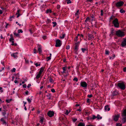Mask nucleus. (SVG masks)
I'll return each mask as SVG.
<instances>
[{
    "label": "nucleus",
    "mask_w": 126,
    "mask_h": 126,
    "mask_svg": "<svg viewBox=\"0 0 126 126\" xmlns=\"http://www.w3.org/2000/svg\"><path fill=\"white\" fill-rule=\"evenodd\" d=\"M112 23L115 27L118 28L119 27V23L118 22V20L117 18H115L113 21Z\"/></svg>",
    "instance_id": "nucleus-1"
},
{
    "label": "nucleus",
    "mask_w": 126,
    "mask_h": 126,
    "mask_svg": "<svg viewBox=\"0 0 126 126\" xmlns=\"http://www.w3.org/2000/svg\"><path fill=\"white\" fill-rule=\"evenodd\" d=\"M116 35L119 37H122L125 35L124 32L120 30H119L116 32Z\"/></svg>",
    "instance_id": "nucleus-2"
},
{
    "label": "nucleus",
    "mask_w": 126,
    "mask_h": 126,
    "mask_svg": "<svg viewBox=\"0 0 126 126\" xmlns=\"http://www.w3.org/2000/svg\"><path fill=\"white\" fill-rule=\"evenodd\" d=\"M117 85L122 90H124L125 88V86L123 82L119 83Z\"/></svg>",
    "instance_id": "nucleus-3"
},
{
    "label": "nucleus",
    "mask_w": 126,
    "mask_h": 126,
    "mask_svg": "<svg viewBox=\"0 0 126 126\" xmlns=\"http://www.w3.org/2000/svg\"><path fill=\"white\" fill-rule=\"evenodd\" d=\"M120 114L119 113L115 114L112 116V118L115 121H117L118 120L120 117Z\"/></svg>",
    "instance_id": "nucleus-4"
},
{
    "label": "nucleus",
    "mask_w": 126,
    "mask_h": 126,
    "mask_svg": "<svg viewBox=\"0 0 126 126\" xmlns=\"http://www.w3.org/2000/svg\"><path fill=\"white\" fill-rule=\"evenodd\" d=\"M61 45V41L59 39L57 40L56 41V47H60Z\"/></svg>",
    "instance_id": "nucleus-5"
},
{
    "label": "nucleus",
    "mask_w": 126,
    "mask_h": 126,
    "mask_svg": "<svg viewBox=\"0 0 126 126\" xmlns=\"http://www.w3.org/2000/svg\"><path fill=\"white\" fill-rule=\"evenodd\" d=\"M80 86L82 87L86 88L87 86V83L84 81H81L80 83Z\"/></svg>",
    "instance_id": "nucleus-6"
},
{
    "label": "nucleus",
    "mask_w": 126,
    "mask_h": 126,
    "mask_svg": "<svg viewBox=\"0 0 126 126\" xmlns=\"http://www.w3.org/2000/svg\"><path fill=\"white\" fill-rule=\"evenodd\" d=\"M54 112L53 111H49L47 113V115L49 117H51L53 116L54 115Z\"/></svg>",
    "instance_id": "nucleus-7"
},
{
    "label": "nucleus",
    "mask_w": 126,
    "mask_h": 126,
    "mask_svg": "<svg viewBox=\"0 0 126 126\" xmlns=\"http://www.w3.org/2000/svg\"><path fill=\"white\" fill-rule=\"evenodd\" d=\"M124 3L122 1H120L117 2L116 4L117 7H120L122 6L124 4Z\"/></svg>",
    "instance_id": "nucleus-8"
},
{
    "label": "nucleus",
    "mask_w": 126,
    "mask_h": 126,
    "mask_svg": "<svg viewBox=\"0 0 126 126\" xmlns=\"http://www.w3.org/2000/svg\"><path fill=\"white\" fill-rule=\"evenodd\" d=\"M37 46L38 47V50L39 53L40 54H41L42 52V50L41 46L39 44H38Z\"/></svg>",
    "instance_id": "nucleus-9"
},
{
    "label": "nucleus",
    "mask_w": 126,
    "mask_h": 126,
    "mask_svg": "<svg viewBox=\"0 0 126 126\" xmlns=\"http://www.w3.org/2000/svg\"><path fill=\"white\" fill-rule=\"evenodd\" d=\"M121 46L122 47H125L126 46V39H124L121 43Z\"/></svg>",
    "instance_id": "nucleus-10"
},
{
    "label": "nucleus",
    "mask_w": 126,
    "mask_h": 126,
    "mask_svg": "<svg viewBox=\"0 0 126 126\" xmlns=\"http://www.w3.org/2000/svg\"><path fill=\"white\" fill-rule=\"evenodd\" d=\"M18 54V53L17 52H16L15 53H13V54H11V56L14 57V58H17V55Z\"/></svg>",
    "instance_id": "nucleus-11"
},
{
    "label": "nucleus",
    "mask_w": 126,
    "mask_h": 126,
    "mask_svg": "<svg viewBox=\"0 0 126 126\" xmlns=\"http://www.w3.org/2000/svg\"><path fill=\"white\" fill-rule=\"evenodd\" d=\"M104 109L106 111H109L110 110V108L109 107V106L107 105L105 106Z\"/></svg>",
    "instance_id": "nucleus-12"
},
{
    "label": "nucleus",
    "mask_w": 126,
    "mask_h": 126,
    "mask_svg": "<svg viewBox=\"0 0 126 126\" xmlns=\"http://www.w3.org/2000/svg\"><path fill=\"white\" fill-rule=\"evenodd\" d=\"M75 51H77L79 49V46L78 45H77V44H75Z\"/></svg>",
    "instance_id": "nucleus-13"
},
{
    "label": "nucleus",
    "mask_w": 126,
    "mask_h": 126,
    "mask_svg": "<svg viewBox=\"0 0 126 126\" xmlns=\"http://www.w3.org/2000/svg\"><path fill=\"white\" fill-rule=\"evenodd\" d=\"M88 37L89 40H90L92 38H94V37L92 35L89 34H88Z\"/></svg>",
    "instance_id": "nucleus-14"
},
{
    "label": "nucleus",
    "mask_w": 126,
    "mask_h": 126,
    "mask_svg": "<svg viewBox=\"0 0 126 126\" xmlns=\"http://www.w3.org/2000/svg\"><path fill=\"white\" fill-rule=\"evenodd\" d=\"M122 115L123 117H126V110H124L122 113Z\"/></svg>",
    "instance_id": "nucleus-15"
},
{
    "label": "nucleus",
    "mask_w": 126,
    "mask_h": 126,
    "mask_svg": "<svg viewBox=\"0 0 126 126\" xmlns=\"http://www.w3.org/2000/svg\"><path fill=\"white\" fill-rule=\"evenodd\" d=\"M1 121L2 122V124L4 125H6V122L4 120L3 118H1L0 119Z\"/></svg>",
    "instance_id": "nucleus-16"
},
{
    "label": "nucleus",
    "mask_w": 126,
    "mask_h": 126,
    "mask_svg": "<svg viewBox=\"0 0 126 126\" xmlns=\"http://www.w3.org/2000/svg\"><path fill=\"white\" fill-rule=\"evenodd\" d=\"M41 74L39 72L38 73H37L36 78L37 79H39L41 77Z\"/></svg>",
    "instance_id": "nucleus-17"
},
{
    "label": "nucleus",
    "mask_w": 126,
    "mask_h": 126,
    "mask_svg": "<svg viewBox=\"0 0 126 126\" xmlns=\"http://www.w3.org/2000/svg\"><path fill=\"white\" fill-rule=\"evenodd\" d=\"M79 10H78L77 11L76 13L75 14V16H77V18H79V17L78 16L79 14Z\"/></svg>",
    "instance_id": "nucleus-18"
},
{
    "label": "nucleus",
    "mask_w": 126,
    "mask_h": 126,
    "mask_svg": "<svg viewBox=\"0 0 126 126\" xmlns=\"http://www.w3.org/2000/svg\"><path fill=\"white\" fill-rule=\"evenodd\" d=\"M44 117H42L40 118L39 122L40 123H41V124H43V121L44 120Z\"/></svg>",
    "instance_id": "nucleus-19"
},
{
    "label": "nucleus",
    "mask_w": 126,
    "mask_h": 126,
    "mask_svg": "<svg viewBox=\"0 0 126 126\" xmlns=\"http://www.w3.org/2000/svg\"><path fill=\"white\" fill-rule=\"evenodd\" d=\"M44 70V68L43 67H42L40 69L39 71V72L42 74V73L43 72Z\"/></svg>",
    "instance_id": "nucleus-20"
},
{
    "label": "nucleus",
    "mask_w": 126,
    "mask_h": 126,
    "mask_svg": "<svg viewBox=\"0 0 126 126\" xmlns=\"http://www.w3.org/2000/svg\"><path fill=\"white\" fill-rule=\"evenodd\" d=\"M118 94V92L116 91H113L112 94V95L114 96Z\"/></svg>",
    "instance_id": "nucleus-21"
},
{
    "label": "nucleus",
    "mask_w": 126,
    "mask_h": 126,
    "mask_svg": "<svg viewBox=\"0 0 126 126\" xmlns=\"http://www.w3.org/2000/svg\"><path fill=\"white\" fill-rule=\"evenodd\" d=\"M46 96L47 97V98L49 99H50L51 98V95L50 94H48L46 95Z\"/></svg>",
    "instance_id": "nucleus-22"
},
{
    "label": "nucleus",
    "mask_w": 126,
    "mask_h": 126,
    "mask_svg": "<svg viewBox=\"0 0 126 126\" xmlns=\"http://www.w3.org/2000/svg\"><path fill=\"white\" fill-rule=\"evenodd\" d=\"M14 34L17 37H20L19 34L18 33H16L15 31L14 32Z\"/></svg>",
    "instance_id": "nucleus-23"
},
{
    "label": "nucleus",
    "mask_w": 126,
    "mask_h": 126,
    "mask_svg": "<svg viewBox=\"0 0 126 126\" xmlns=\"http://www.w3.org/2000/svg\"><path fill=\"white\" fill-rule=\"evenodd\" d=\"M9 41L10 42H11L12 43L11 44L12 45V46L15 45V46H16V45H17L16 44V43L14 44V40H11V41Z\"/></svg>",
    "instance_id": "nucleus-24"
},
{
    "label": "nucleus",
    "mask_w": 126,
    "mask_h": 126,
    "mask_svg": "<svg viewBox=\"0 0 126 126\" xmlns=\"http://www.w3.org/2000/svg\"><path fill=\"white\" fill-rule=\"evenodd\" d=\"M85 124L84 123H80L79 124L78 126H85Z\"/></svg>",
    "instance_id": "nucleus-25"
},
{
    "label": "nucleus",
    "mask_w": 126,
    "mask_h": 126,
    "mask_svg": "<svg viewBox=\"0 0 126 126\" xmlns=\"http://www.w3.org/2000/svg\"><path fill=\"white\" fill-rule=\"evenodd\" d=\"M10 36L11 37L10 38L9 41H11L12 40H14V39L13 37V35L12 34H11L10 35Z\"/></svg>",
    "instance_id": "nucleus-26"
},
{
    "label": "nucleus",
    "mask_w": 126,
    "mask_h": 126,
    "mask_svg": "<svg viewBox=\"0 0 126 126\" xmlns=\"http://www.w3.org/2000/svg\"><path fill=\"white\" fill-rule=\"evenodd\" d=\"M71 111V110H66V112L65 113V114L67 115Z\"/></svg>",
    "instance_id": "nucleus-27"
},
{
    "label": "nucleus",
    "mask_w": 126,
    "mask_h": 126,
    "mask_svg": "<svg viewBox=\"0 0 126 126\" xmlns=\"http://www.w3.org/2000/svg\"><path fill=\"white\" fill-rule=\"evenodd\" d=\"M49 81L50 82L52 83H53L54 82L53 80V79H52L51 78H50Z\"/></svg>",
    "instance_id": "nucleus-28"
},
{
    "label": "nucleus",
    "mask_w": 126,
    "mask_h": 126,
    "mask_svg": "<svg viewBox=\"0 0 126 126\" xmlns=\"http://www.w3.org/2000/svg\"><path fill=\"white\" fill-rule=\"evenodd\" d=\"M52 23L53 24V27H54L56 26L57 25V23L55 22H52Z\"/></svg>",
    "instance_id": "nucleus-29"
},
{
    "label": "nucleus",
    "mask_w": 126,
    "mask_h": 126,
    "mask_svg": "<svg viewBox=\"0 0 126 126\" xmlns=\"http://www.w3.org/2000/svg\"><path fill=\"white\" fill-rule=\"evenodd\" d=\"M96 117L97 119H101L102 118V117H100L99 115V114L97 115Z\"/></svg>",
    "instance_id": "nucleus-30"
},
{
    "label": "nucleus",
    "mask_w": 126,
    "mask_h": 126,
    "mask_svg": "<svg viewBox=\"0 0 126 126\" xmlns=\"http://www.w3.org/2000/svg\"><path fill=\"white\" fill-rule=\"evenodd\" d=\"M87 48H81V50L83 52H84L86 50H87Z\"/></svg>",
    "instance_id": "nucleus-31"
},
{
    "label": "nucleus",
    "mask_w": 126,
    "mask_h": 126,
    "mask_svg": "<svg viewBox=\"0 0 126 126\" xmlns=\"http://www.w3.org/2000/svg\"><path fill=\"white\" fill-rule=\"evenodd\" d=\"M34 65L36 66V67H37L38 66H40V64L39 63H34Z\"/></svg>",
    "instance_id": "nucleus-32"
},
{
    "label": "nucleus",
    "mask_w": 126,
    "mask_h": 126,
    "mask_svg": "<svg viewBox=\"0 0 126 126\" xmlns=\"http://www.w3.org/2000/svg\"><path fill=\"white\" fill-rule=\"evenodd\" d=\"M52 12L51 10L50 9H47L46 11V13H51Z\"/></svg>",
    "instance_id": "nucleus-33"
},
{
    "label": "nucleus",
    "mask_w": 126,
    "mask_h": 126,
    "mask_svg": "<svg viewBox=\"0 0 126 126\" xmlns=\"http://www.w3.org/2000/svg\"><path fill=\"white\" fill-rule=\"evenodd\" d=\"M32 100V99H30L29 98H27V100L28 101V102L29 103H31V102Z\"/></svg>",
    "instance_id": "nucleus-34"
},
{
    "label": "nucleus",
    "mask_w": 126,
    "mask_h": 126,
    "mask_svg": "<svg viewBox=\"0 0 126 126\" xmlns=\"http://www.w3.org/2000/svg\"><path fill=\"white\" fill-rule=\"evenodd\" d=\"M33 53L35 54H36L37 52V51L36 49L35 48L33 49Z\"/></svg>",
    "instance_id": "nucleus-35"
},
{
    "label": "nucleus",
    "mask_w": 126,
    "mask_h": 126,
    "mask_svg": "<svg viewBox=\"0 0 126 126\" xmlns=\"http://www.w3.org/2000/svg\"><path fill=\"white\" fill-rule=\"evenodd\" d=\"M16 69L15 68H14L13 69H12L11 70V71L12 72H15L16 71Z\"/></svg>",
    "instance_id": "nucleus-36"
},
{
    "label": "nucleus",
    "mask_w": 126,
    "mask_h": 126,
    "mask_svg": "<svg viewBox=\"0 0 126 126\" xmlns=\"http://www.w3.org/2000/svg\"><path fill=\"white\" fill-rule=\"evenodd\" d=\"M74 81H75L76 82H77L78 81V79L77 78L75 77L73 79Z\"/></svg>",
    "instance_id": "nucleus-37"
},
{
    "label": "nucleus",
    "mask_w": 126,
    "mask_h": 126,
    "mask_svg": "<svg viewBox=\"0 0 126 126\" xmlns=\"http://www.w3.org/2000/svg\"><path fill=\"white\" fill-rule=\"evenodd\" d=\"M65 37V34H63L62 36H60V38H61L63 39Z\"/></svg>",
    "instance_id": "nucleus-38"
},
{
    "label": "nucleus",
    "mask_w": 126,
    "mask_h": 126,
    "mask_svg": "<svg viewBox=\"0 0 126 126\" xmlns=\"http://www.w3.org/2000/svg\"><path fill=\"white\" fill-rule=\"evenodd\" d=\"M18 33H22L23 32V31L22 30L20 29V30H18Z\"/></svg>",
    "instance_id": "nucleus-39"
},
{
    "label": "nucleus",
    "mask_w": 126,
    "mask_h": 126,
    "mask_svg": "<svg viewBox=\"0 0 126 126\" xmlns=\"http://www.w3.org/2000/svg\"><path fill=\"white\" fill-rule=\"evenodd\" d=\"M51 59V57L50 56L48 57L47 58V61H49V60Z\"/></svg>",
    "instance_id": "nucleus-40"
},
{
    "label": "nucleus",
    "mask_w": 126,
    "mask_h": 126,
    "mask_svg": "<svg viewBox=\"0 0 126 126\" xmlns=\"http://www.w3.org/2000/svg\"><path fill=\"white\" fill-rule=\"evenodd\" d=\"M122 124L120 123H117L116 124V126H122Z\"/></svg>",
    "instance_id": "nucleus-41"
},
{
    "label": "nucleus",
    "mask_w": 126,
    "mask_h": 126,
    "mask_svg": "<svg viewBox=\"0 0 126 126\" xmlns=\"http://www.w3.org/2000/svg\"><path fill=\"white\" fill-rule=\"evenodd\" d=\"M92 116V118H91V119H94L96 118V117L94 115H93Z\"/></svg>",
    "instance_id": "nucleus-42"
},
{
    "label": "nucleus",
    "mask_w": 126,
    "mask_h": 126,
    "mask_svg": "<svg viewBox=\"0 0 126 126\" xmlns=\"http://www.w3.org/2000/svg\"><path fill=\"white\" fill-rule=\"evenodd\" d=\"M71 2V1L70 0H67V4L70 3Z\"/></svg>",
    "instance_id": "nucleus-43"
},
{
    "label": "nucleus",
    "mask_w": 126,
    "mask_h": 126,
    "mask_svg": "<svg viewBox=\"0 0 126 126\" xmlns=\"http://www.w3.org/2000/svg\"><path fill=\"white\" fill-rule=\"evenodd\" d=\"M120 12L121 13H124L125 11L123 9H121L120 10Z\"/></svg>",
    "instance_id": "nucleus-44"
},
{
    "label": "nucleus",
    "mask_w": 126,
    "mask_h": 126,
    "mask_svg": "<svg viewBox=\"0 0 126 126\" xmlns=\"http://www.w3.org/2000/svg\"><path fill=\"white\" fill-rule=\"evenodd\" d=\"M115 57V55H112V57H110V59H113Z\"/></svg>",
    "instance_id": "nucleus-45"
},
{
    "label": "nucleus",
    "mask_w": 126,
    "mask_h": 126,
    "mask_svg": "<svg viewBox=\"0 0 126 126\" xmlns=\"http://www.w3.org/2000/svg\"><path fill=\"white\" fill-rule=\"evenodd\" d=\"M91 17L92 18V19H91L92 21H93L94 20V16H91Z\"/></svg>",
    "instance_id": "nucleus-46"
},
{
    "label": "nucleus",
    "mask_w": 126,
    "mask_h": 126,
    "mask_svg": "<svg viewBox=\"0 0 126 126\" xmlns=\"http://www.w3.org/2000/svg\"><path fill=\"white\" fill-rule=\"evenodd\" d=\"M105 54L107 55L109 54V51L107 50H105Z\"/></svg>",
    "instance_id": "nucleus-47"
},
{
    "label": "nucleus",
    "mask_w": 126,
    "mask_h": 126,
    "mask_svg": "<svg viewBox=\"0 0 126 126\" xmlns=\"http://www.w3.org/2000/svg\"><path fill=\"white\" fill-rule=\"evenodd\" d=\"M72 120L74 122L77 120V118H73L72 119Z\"/></svg>",
    "instance_id": "nucleus-48"
},
{
    "label": "nucleus",
    "mask_w": 126,
    "mask_h": 126,
    "mask_svg": "<svg viewBox=\"0 0 126 126\" xmlns=\"http://www.w3.org/2000/svg\"><path fill=\"white\" fill-rule=\"evenodd\" d=\"M25 63L27 64L28 63H29V60H28L25 59Z\"/></svg>",
    "instance_id": "nucleus-49"
},
{
    "label": "nucleus",
    "mask_w": 126,
    "mask_h": 126,
    "mask_svg": "<svg viewBox=\"0 0 126 126\" xmlns=\"http://www.w3.org/2000/svg\"><path fill=\"white\" fill-rule=\"evenodd\" d=\"M78 40V36H77L76 38L74 39V41L76 42H77Z\"/></svg>",
    "instance_id": "nucleus-50"
},
{
    "label": "nucleus",
    "mask_w": 126,
    "mask_h": 126,
    "mask_svg": "<svg viewBox=\"0 0 126 126\" xmlns=\"http://www.w3.org/2000/svg\"><path fill=\"white\" fill-rule=\"evenodd\" d=\"M66 67H63L62 68V69H63V70L64 71H65V70H66Z\"/></svg>",
    "instance_id": "nucleus-51"
},
{
    "label": "nucleus",
    "mask_w": 126,
    "mask_h": 126,
    "mask_svg": "<svg viewBox=\"0 0 126 126\" xmlns=\"http://www.w3.org/2000/svg\"><path fill=\"white\" fill-rule=\"evenodd\" d=\"M79 36L80 37H83V35L81 34V35H80L79 34H78V36Z\"/></svg>",
    "instance_id": "nucleus-52"
},
{
    "label": "nucleus",
    "mask_w": 126,
    "mask_h": 126,
    "mask_svg": "<svg viewBox=\"0 0 126 126\" xmlns=\"http://www.w3.org/2000/svg\"><path fill=\"white\" fill-rule=\"evenodd\" d=\"M70 48V46L69 45H68L66 46V49H68Z\"/></svg>",
    "instance_id": "nucleus-53"
},
{
    "label": "nucleus",
    "mask_w": 126,
    "mask_h": 126,
    "mask_svg": "<svg viewBox=\"0 0 126 126\" xmlns=\"http://www.w3.org/2000/svg\"><path fill=\"white\" fill-rule=\"evenodd\" d=\"M11 99L10 100H6V101L8 103H9L11 101Z\"/></svg>",
    "instance_id": "nucleus-54"
},
{
    "label": "nucleus",
    "mask_w": 126,
    "mask_h": 126,
    "mask_svg": "<svg viewBox=\"0 0 126 126\" xmlns=\"http://www.w3.org/2000/svg\"><path fill=\"white\" fill-rule=\"evenodd\" d=\"M51 92H52L53 93H54L55 92V91L54 89H52L51 90Z\"/></svg>",
    "instance_id": "nucleus-55"
},
{
    "label": "nucleus",
    "mask_w": 126,
    "mask_h": 126,
    "mask_svg": "<svg viewBox=\"0 0 126 126\" xmlns=\"http://www.w3.org/2000/svg\"><path fill=\"white\" fill-rule=\"evenodd\" d=\"M101 15L102 16H103V11L102 10H101Z\"/></svg>",
    "instance_id": "nucleus-56"
},
{
    "label": "nucleus",
    "mask_w": 126,
    "mask_h": 126,
    "mask_svg": "<svg viewBox=\"0 0 126 126\" xmlns=\"http://www.w3.org/2000/svg\"><path fill=\"white\" fill-rule=\"evenodd\" d=\"M31 84H29L27 86V87L28 88H30V87L31 86Z\"/></svg>",
    "instance_id": "nucleus-57"
},
{
    "label": "nucleus",
    "mask_w": 126,
    "mask_h": 126,
    "mask_svg": "<svg viewBox=\"0 0 126 126\" xmlns=\"http://www.w3.org/2000/svg\"><path fill=\"white\" fill-rule=\"evenodd\" d=\"M23 87L24 88H26V84H24L23 85Z\"/></svg>",
    "instance_id": "nucleus-58"
},
{
    "label": "nucleus",
    "mask_w": 126,
    "mask_h": 126,
    "mask_svg": "<svg viewBox=\"0 0 126 126\" xmlns=\"http://www.w3.org/2000/svg\"><path fill=\"white\" fill-rule=\"evenodd\" d=\"M2 88L1 87H0V92L2 93L3 92V91L2 90Z\"/></svg>",
    "instance_id": "nucleus-59"
},
{
    "label": "nucleus",
    "mask_w": 126,
    "mask_h": 126,
    "mask_svg": "<svg viewBox=\"0 0 126 126\" xmlns=\"http://www.w3.org/2000/svg\"><path fill=\"white\" fill-rule=\"evenodd\" d=\"M86 19V20H87V21H88L89 20H90V19L89 17H87V18Z\"/></svg>",
    "instance_id": "nucleus-60"
},
{
    "label": "nucleus",
    "mask_w": 126,
    "mask_h": 126,
    "mask_svg": "<svg viewBox=\"0 0 126 126\" xmlns=\"http://www.w3.org/2000/svg\"><path fill=\"white\" fill-rule=\"evenodd\" d=\"M88 97L89 98H91L92 96V95L91 94V95H88Z\"/></svg>",
    "instance_id": "nucleus-61"
},
{
    "label": "nucleus",
    "mask_w": 126,
    "mask_h": 126,
    "mask_svg": "<svg viewBox=\"0 0 126 126\" xmlns=\"http://www.w3.org/2000/svg\"><path fill=\"white\" fill-rule=\"evenodd\" d=\"M90 100L89 99H87V102L88 103H89L90 102Z\"/></svg>",
    "instance_id": "nucleus-62"
},
{
    "label": "nucleus",
    "mask_w": 126,
    "mask_h": 126,
    "mask_svg": "<svg viewBox=\"0 0 126 126\" xmlns=\"http://www.w3.org/2000/svg\"><path fill=\"white\" fill-rule=\"evenodd\" d=\"M57 8L58 9H59L60 8V6L59 5H58L57 6Z\"/></svg>",
    "instance_id": "nucleus-63"
},
{
    "label": "nucleus",
    "mask_w": 126,
    "mask_h": 126,
    "mask_svg": "<svg viewBox=\"0 0 126 126\" xmlns=\"http://www.w3.org/2000/svg\"><path fill=\"white\" fill-rule=\"evenodd\" d=\"M123 71L124 72L126 71V67H125L123 69Z\"/></svg>",
    "instance_id": "nucleus-64"
}]
</instances>
